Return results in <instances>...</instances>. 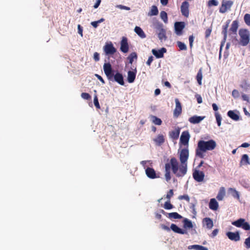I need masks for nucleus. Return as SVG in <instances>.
<instances>
[{"label":"nucleus","instance_id":"79ce46f5","mask_svg":"<svg viewBox=\"0 0 250 250\" xmlns=\"http://www.w3.org/2000/svg\"><path fill=\"white\" fill-rule=\"evenodd\" d=\"M215 116L216 118L217 125L219 126H220L221 124L222 117H221L220 114L218 112H216L215 113Z\"/></svg>","mask_w":250,"mask_h":250},{"label":"nucleus","instance_id":"3c124183","mask_svg":"<svg viewBox=\"0 0 250 250\" xmlns=\"http://www.w3.org/2000/svg\"><path fill=\"white\" fill-rule=\"evenodd\" d=\"M244 244L247 249L250 248V236L245 239Z\"/></svg>","mask_w":250,"mask_h":250},{"label":"nucleus","instance_id":"f8f14e48","mask_svg":"<svg viewBox=\"0 0 250 250\" xmlns=\"http://www.w3.org/2000/svg\"><path fill=\"white\" fill-rule=\"evenodd\" d=\"M120 50L123 53H127L129 50V45L127 42V39L126 37H123L121 42Z\"/></svg>","mask_w":250,"mask_h":250},{"label":"nucleus","instance_id":"bf43d9fd","mask_svg":"<svg viewBox=\"0 0 250 250\" xmlns=\"http://www.w3.org/2000/svg\"><path fill=\"white\" fill-rule=\"evenodd\" d=\"M117 7L121 9H124L126 10H129L130 9V7L123 5H118Z\"/></svg>","mask_w":250,"mask_h":250},{"label":"nucleus","instance_id":"774afa93","mask_svg":"<svg viewBox=\"0 0 250 250\" xmlns=\"http://www.w3.org/2000/svg\"><path fill=\"white\" fill-rule=\"evenodd\" d=\"M161 3L163 5H167L168 3V0H160Z\"/></svg>","mask_w":250,"mask_h":250},{"label":"nucleus","instance_id":"5fc2aeb1","mask_svg":"<svg viewBox=\"0 0 250 250\" xmlns=\"http://www.w3.org/2000/svg\"><path fill=\"white\" fill-rule=\"evenodd\" d=\"M211 28H208L206 30V31H205V37L206 38H208L210 35V34L211 33Z\"/></svg>","mask_w":250,"mask_h":250},{"label":"nucleus","instance_id":"f257e3e1","mask_svg":"<svg viewBox=\"0 0 250 250\" xmlns=\"http://www.w3.org/2000/svg\"><path fill=\"white\" fill-rule=\"evenodd\" d=\"M188 156V148H184L180 153L179 159L181 163L180 165L175 157L171 158L165 164V177L167 182L170 181L171 178V171L177 177H182L186 174Z\"/></svg>","mask_w":250,"mask_h":250},{"label":"nucleus","instance_id":"ea45409f","mask_svg":"<svg viewBox=\"0 0 250 250\" xmlns=\"http://www.w3.org/2000/svg\"><path fill=\"white\" fill-rule=\"evenodd\" d=\"M104 21V18H101L98 21H92L91 24L93 27L96 28L98 26L99 23L103 22Z\"/></svg>","mask_w":250,"mask_h":250},{"label":"nucleus","instance_id":"e2e57ef3","mask_svg":"<svg viewBox=\"0 0 250 250\" xmlns=\"http://www.w3.org/2000/svg\"><path fill=\"white\" fill-rule=\"evenodd\" d=\"M78 33L81 35V36H83V28L82 27H81V26L79 24L78 25Z\"/></svg>","mask_w":250,"mask_h":250},{"label":"nucleus","instance_id":"c9c22d12","mask_svg":"<svg viewBox=\"0 0 250 250\" xmlns=\"http://www.w3.org/2000/svg\"><path fill=\"white\" fill-rule=\"evenodd\" d=\"M168 218L172 219H181L182 216L178 214L177 212H171L168 213Z\"/></svg>","mask_w":250,"mask_h":250},{"label":"nucleus","instance_id":"680f3d73","mask_svg":"<svg viewBox=\"0 0 250 250\" xmlns=\"http://www.w3.org/2000/svg\"><path fill=\"white\" fill-rule=\"evenodd\" d=\"M153 61V57L152 56H150L148 58V59L146 62L147 65L148 66H150Z\"/></svg>","mask_w":250,"mask_h":250},{"label":"nucleus","instance_id":"09e8293b","mask_svg":"<svg viewBox=\"0 0 250 250\" xmlns=\"http://www.w3.org/2000/svg\"><path fill=\"white\" fill-rule=\"evenodd\" d=\"M218 3L216 0H209L208 1V6L209 7L212 6H217L218 5Z\"/></svg>","mask_w":250,"mask_h":250},{"label":"nucleus","instance_id":"338daca9","mask_svg":"<svg viewBox=\"0 0 250 250\" xmlns=\"http://www.w3.org/2000/svg\"><path fill=\"white\" fill-rule=\"evenodd\" d=\"M162 228L163 229L166 230L167 231H170V229L168 226H166L165 225H162Z\"/></svg>","mask_w":250,"mask_h":250},{"label":"nucleus","instance_id":"052dcab7","mask_svg":"<svg viewBox=\"0 0 250 250\" xmlns=\"http://www.w3.org/2000/svg\"><path fill=\"white\" fill-rule=\"evenodd\" d=\"M195 97L197 99V103L198 104H201L202 103V98L199 94H196Z\"/></svg>","mask_w":250,"mask_h":250},{"label":"nucleus","instance_id":"a878e982","mask_svg":"<svg viewBox=\"0 0 250 250\" xmlns=\"http://www.w3.org/2000/svg\"><path fill=\"white\" fill-rule=\"evenodd\" d=\"M229 193L234 198L237 199L238 200H240V194L238 191H237L235 188H229L228 189Z\"/></svg>","mask_w":250,"mask_h":250},{"label":"nucleus","instance_id":"ddd939ff","mask_svg":"<svg viewBox=\"0 0 250 250\" xmlns=\"http://www.w3.org/2000/svg\"><path fill=\"white\" fill-rule=\"evenodd\" d=\"M226 235L229 239L231 241L236 242L239 241L240 239V234L238 231H236L235 232L229 231L226 233Z\"/></svg>","mask_w":250,"mask_h":250},{"label":"nucleus","instance_id":"a211bd4d","mask_svg":"<svg viewBox=\"0 0 250 250\" xmlns=\"http://www.w3.org/2000/svg\"><path fill=\"white\" fill-rule=\"evenodd\" d=\"M230 20H228L225 23V24L222 26V34L223 35L224 39H223V43H224L226 40L227 38V32H228V28L230 23Z\"/></svg>","mask_w":250,"mask_h":250},{"label":"nucleus","instance_id":"c85d7f7f","mask_svg":"<svg viewBox=\"0 0 250 250\" xmlns=\"http://www.w3.org/2000/svg\"><path fill=\"white\" fill-rule=\"evenodd\" d=\"M154 142L158 146H161L165 142L164 136L162 134H159L157 137L153 139Z\"/></svg>","mask_w":250,"mask_h":250},{"label":"nucleus","instance_id":"7c9ffc66","mask_svg":"<svg viewBox=\"0 0 250 250\" xmlns=\"http://www.w3.org/2000/svg\"><path fill=\"white\" fill-rule=\"evenodd\" d=\"M225 195V189L224 187L220 188L216 198L219 201H222Z\"/></svg>","mask_w":250,"mask_h":250},{"label":"nucleus","instance_id":"4be33fe9","mask_svg":"<svg viewBox=\"0 0 250 250\" xmlns=\"http://www.w3.org/2000/svg\"><path fill=\"white\" fill-rule=\"evenodd\" d=\"M237 112H238L236 110H229L227 113V115L230 118H231L233 120L237 121L239 120L240 117L239 115L237 113Z\"/></svg>","mask_w":250,"mask_h":250},{"label":"nucleus","instance_id":"603ef678","mask_svg":"<svg viewBox=\"0 0 250 250\" xmlns=\"http://www.w3.org/2000/svg\"><path fill=\"white\" fill-rule=\"evenodd\" d=\"M240 94L239 91L236 89H234L232 91V96L234 98H237L239 97Z\"/></svg>","mask_w":250,"mask_h":250},{"label":"nucleus","instance_id":"473e14b6","mask_svg":"<svg viewBox=\"0 0 250 250\" xmlns=\"http://www.w3.org/2000/svg\"><path fill=\"white\" fill-rule=\"evenodd\" d=\"M192 249L195 250H208L207 248L198 245H194L188 247V249Z\"/></svg>","mask_w":250,"mask_h":250},{"label":"nucleus","instance_id":"69168bd1","mask_svg":"<svg viewBox=\"0 0 250 250\" xmlns=\"http://www.w3.org/2000/svg\"><path fill=\"white\" fill-rule=\"evenodd\" d=\"M96 76L98 79V80H99L103 83H104V81L101 76L98 74H96Z\"/></svg>","mask_w":250,"mask_h":250},{"label":"nucleus","instance_id":"6e6d98bb","mask_svg":"<svg viewBox=\"0 0 250 250\" xmlns=\"http://www.w3.org/2000/svg\"><path fill=\"white\" fill-rule=\"evenodd\" d=\"M194 39V36L192 35L189 36V46H190V48H191L192 47Z\"/></svg>","mask_w":250,"mask_h":250},{"label":"nucleus","instance_id":"58836bf2","mask_svg":"<svg viewBox=\"0 0 250 250\" xmlns=\"http://www.w3.org/2000/svg\"><path fill=\"white\" fill-rule=\"evenodd\" d=\"M196 79L199 85L202 84V73L201 69H200L197 73Z\"/></svg>","mask_w":250,"mask_h":250},{"label":"nucleus","instance_id":"72a5a7b5","mask_svg":"<svg viewBox=\"0 0 250 250\" xmlns=\"http://www.w3.org/2000/svg\"><path fill=\"white\" fill-rule=\"evenodd\" d=\"M184 227L185 228L191 229L193 227V225L191 221L188 219L185 218L184 221Z\"/></svg>","mask_w":250,"mask_h":250},{"label":"nucleus","instance_id":"393cba45","mask_svg":"<svg viewBox=\"0 0 250 250\" xmlns=\"http://www.w3.org/2000/svg\"><path fill=\"white\" fill-rule=\"evenodd\" d=\"M136 75V70L135 69L134 71H129L127 72V81L129 83H132L134 82Z\"/></svg>","mask_w":250,"mask_h":250},{"label":"nucleus","instance_id":"37998d69","mask_svg":"<svg viewBox=\"0 0 250 250\" xmlns=\"http://www.w3.org/2000/svg\"><path fill=\"white\" fill-rule=\"evenodd\" d=\"M177 45L180 50H186L187 49L186 44L181 42H177Z\"/></svg>","mask_w":250,"mask_h":250},{"label":"nucleus","instance_id":"0eeeda50","mask_svg":"<svg viewBox=\"0 0 250 250\" xmlns=\"http://www.w3.org/2000/svg\"><path fill=\"white\" fill-rule=\"evenodd\" d=\"M194 179L198 182H202L204 181L205 174L204 172L195 169L192 174Z\"/></svg>","mask_w":250,"mask_h":250},{"label":"nucleus","instance_id":"dca6fc26","mask_svg":"<svg viewBox=\"0 0 250 250\" xmlns=\"http://www.w3.org/2000/svg\"><path fill=\"white\" fill-rule=\"evenodd\" d=\"M238 21L237 20H235L232 21V24H231V26L229 29V34H234L236 35L237 33V29L238 28Z\"/></svg>","mask_w":250,"mask_h":250},{"label":"nucleus","instance_id":"c756f323","mask_svg":"<svg viewBox=\"0 0 250 250\" xmlns=\"http://www.w3.org/2000/svg\"><path fill=\"white\" fill-rule=\"evenodd\" d=\"M240 165H248L250 164V159L247 154H243L240 161Z\"/></svg>","mask_w":250,"mask_h":250},{"label":"nucleus","instance_id":"1a4fd4ad","mask_svg":"<svg viewBox=\"0 0 250 250\" xmlns=\"http://www.w3.org/2000/svg\"><path fill=\"white\" fill-rule=\"evenodd\" d=\"M232 4L233 2L231 0L223 1L219 12L221 13H225L230 9Z\"/></svg>","mask_w":250,"mask_h":250},{"label":"nucleus","instance_id":"412c9836","mask_svg":"<svg viewBox=\"0 0 250 250\" xmlns=\"http://www.w3.org/2000/svg\"><path fill=\"white\" fill-rule=\"evenodd\" d=\"M239 86L246 92L250 90V83L246 79L241 81Z\"/></svg>","mask_w":250,"mask_h":250},{"label":"nucleus","instance_id":"6ab92c4d","mask_svg":"<svg viewBox=\"0 0 250 250\" xmlns=\"http://www.w3.org/2000/svg\"><path fill=\"white\" fill-rule=\"evenodd\" d=\"M205 118V116H198L194 115L190 117L188 119V121L193 124H198L204 120Z\"/></svg>","mask_w":250,"mask_h":250},{"label":"nucleus","instance_id":"6e6552de","mask_svg":"<svg viewBox=\"0 0 250 250\" xmlns=\"http://www.w3.org/2000/svg\"><path fill=\"white\" fill-rule=\"evenodd\" d=\"M185 27V23L183 21H177L174 23L175 32L177 35L183 34V30Z\"/></svg>","mask_w":250,"mask_h":250},{"label":"nucleus","instance_id":"cd10ccee","mask_svg":"<svg viewBox=\"0 0 250 250\" xmlns=\"http://www.w3.org/2000/svg\"><path fill=\"white\" fill-rule=\"evenodd\" d=\"M134 31L142 39H144L146 37V34L140 27L136 26L134 28Z\"/></svg>","mask_w":250,"mask_h":250},{"label":"nucleus","instance_id":"e433bc0d","mask_svg":"<svg viewBox=\"0 0 250 250\" xmlns=\"http://www.w3.org/2000/svg\"><path fill=\"white\" fill-rule=\"evenodd\" d=\"M134 59L136 60L137 59V55L136 52L131 53L127 57L129 62L131 64L132 63Z\"/></svg>","mask_w":250,"mask_h":250},{"label":"nucleus","instance_id":"9b49d317","mask_svg":"<svg viewBox=\"0 0 250 250\" xmlns=\"http://www.w3.org/2000/svg\"><path fill=\"white\" fill-rule=\"evenodd\" d=\"M104 50L106 55H112L116 51V48L111 42L105 44L104 46Z\"/></svg>","mask_w":250,"mask_h":250},{"label":"nucleus","instance_id":"8fccbe9b","mask_svg":"<svg viewBox=\"0 0 250 250\" xmlns=\"http://www.w3.org/2000/svg\"><path fill=\"white\" fill-rule=\"evenodd\" d=\"M81 97L85 100H90L91 99V96L87 93H82L81 94Z\"/></svg>","mask_w":250,"mask_h":250},{"label":"nucleus","instance_id":"f03ea898","mask_svg":"<svg viewBox=\"0 0 250 250\" xmlns=\"http://www.w3.org/2000/svg\"><path fill=\"white\" fill-rule=\"evenodd\" d=\"M216 146V142L213 140H210L208 141L200 140L198 142L197 147L196 149V156L200 158H203L204 157V152L208 150L214 149Z\"/></svg>","mask_w":250,"mask_h":250},{"label":"nucleus","instance_id":"b1692460","mask_svg":"<svg viewBox=\"0 0 250 250\" xmlns=\"http://www.w3.org/2000/svg\"><path fill=\"white\" fill-rule=\"evenodd\" d=\"M203 224L204 226H206L207 228L208 229H212L213 223L212 219L209 217H206L203 220Z\"/></svg>","mask_w":250,"mask_h":250},{"label":"nucleus","instance_id":"2f4dec72","mask_svg":"<svg viewBox=\"0 0 250 250\" xmlns=\"http://www.w3.org/2000/svg\"><path fill=\"white\" fill-rule=\"evenodd\" d=\"M158 12L159 11L157 6L155 5H153L151 7V10L149 12L148 15L150 16H156L158 15Z\"/></svg>","mask_w":250,"mask_h":250},{"label":"nucleus","instance_id":"864d4df0","mask_svg":"<svg viewBox=\"0 0 250 250\" xmlns=\"http://www.w3.org/2000/svg\"><path fill=\"white\" fill-rule=\"evenodd\" d=\"M173 195V189H170L169 191L167 192V198L168 199V200H170L171 197H172Z\"/></svg>","mask_w":250,"mask_h":250},{"label":"nucleus","instance_id":"a18cd8bd","mask_svg":"<svg viewBox=\"0 0 250 250\" xmlns=\"http://www.w3.org/2000/svg\"><path fill=\"white\" fill-rule=\"evenodd\" d=\"M244 20L245 23L248 25L250 26V14H246L244 17Z\"/></svg>","mask_w":250,"mask_h":250},{"label":"nucleus","instance_id":"bb28decb","mask_svg":"<svg viewBox=\"0 0 250 250\" xmlns=\"http://www.w3.org/2000/svg\"><path fill=\"white\" fill-rule=\"evenodd\" d=\"M209 208L213 210H216L218 208V203L214 198L211 199L209 203Z\"/></svg>","mask_w":250,"mask_h":250},{"label":"nucleus","instance_id":"c03bdc74","mask_svg":"<svg viewBox=\"0 0 250 250\" xmlns=\"http://www.w3.org/2000/svg\"><path fill=\"white\" fill-rule=\"evenodd\" d=\"M173 206L170 203V200H168L166 202L164 208L166 209H170L173 208Z\"/></svg>","mask_w":250,"mask_h":250},{"label":"nucleus","instance_id":"7ed1b4c3","mask_svg":"<svg viewBox=\"0 0 250 250\" xmlns=\"http://www.w3.org/2000/svg\"><path fill=\"white\" fill-rule=\"evenodd\" d=\"M103 69L108 80H114L120 85H124L125 83L123 75L118 72L114 75L112 66L109 62L104 63L103 66Z\"/></svg>","mask_w":250,"mask_h":250},{"label":"nucleus","instance_id":"20e7f679","mask_svg":"<svg viewBox=\"0 0 250 250\" xmlns=\"http://www.w3.org/2000/svg\"><path fill=\"white\" fill-rule=\"evenodd\" d=\"M240 36V44L242 46H246L250 41V32L246 29H240L239 30Z\"/></svg>","mask_w":250,"mask_h":250},{"label":"nucleus","instance_id":"f3484780","mask_svg":"<svg viewBox=\"0 0 250 250\" xmlns=\"http://www.w3.org/2000/svg\"><path fill=\"white\" fill-rule=\"evenodd\" d=\"M167 51V49L165 48H162L161 49L157 50L154 49L152 50V52L153 54L157 58H161L164 57V53H166Z\"/></svg>","mask_w":250,"mask_h":250},{"label":"nucleus","instance_id":"4468645a","mask_svg":"<svg viewBox=\"0 0 250 250\" xmlns=\"http://www.w3.org/2000/svg\"><path fill=\"white\" fill-rule=\"evenodd\" d=\"M176 106L174 110V116L178 117L182 113V106L181 104L178 99L175 100Z\"/></svg>","mask_w":250,"mask_h":250},{"label":"nucleus","instance_id":"de8ad7c7","mask_svg":"<svg viewBox=\"0 0 250 250\" xmlns=\"http://www.w3.org/2000/svg\"><path fill=\"white\" fill-rule=\"evenodd\" d=\"M94 104L96 107L98 109L100 108V105L99 103L97 95H95L94 98Z\"/></svg>","mask_w":250,"mask_h":250},{"label":"nucleus","instance_id":"2eb2a0df","mask_svg":"<svg viewBox=\"0 0 250 250\" xmlns=\"http://www.w3.org/2000/svg\"><path fill=\"white\" fill-rule=\"evenodd\" d=\"M146 176L150 179H155L159 178V176H157L155 170L151 167H147L146 169Z\"/></svg>","mask_w":250,"mask_h":250},{"label":"nucleus","instance_id":"0e129e2a","mask_svg":"<svg viewBox=\"0 0 250 250\" xmlns=\"http://www.w3.org/2000/svg\"><path fill=\"white\" fill-rule=\"evenodd\" d=\"M218 232V229H215L213 230V231L211 233V236L213 237L215 236Z\"/></svg>","mask_w":250,"mask_h":250},{"label":"nucleus","instance_id":"423d86ee","mask_svg":"<svg viewBox=\"0 0 250 250\" xmlns=\"http://www.w3.org/2000/svg\"><path fill=\"white\" fill-rule=\"evenodd\" d=\"M156 28L159 31L158 32V37L159 40L161 41L163 39L166 40L167 38L166 36V31L163 28V24L161 23H158Z\"/></svg>","mask_w":250,"mask_h":250},{"label":"nucleus","instance_id":"49530a36","mask_svg":"<svg viewBox=\"0 0 250 250\" xmlns=\"http://www.w3.org/2000/svg\"><path fill=\"white\" fill-rule=\"evenodd\" d=\"M178 199L179 200H186L188 202H189V201H190L189 197L187 194H185V195H180V196H179L178 197Z\"/></svg>","mask_w":250,"mask_h":250},{"label":"nucleus","instance_id":"39448f33","mask_svg":"<svg viewBox=\"0 0 250 250\" xmlns=\"http://www.w3.org/2000/svg\"><path fill=\"white\" fill-rule=\"evenodd\" d=\"M231 224L238 228H241L244 230H250V225L249 223L245 221L243 218H240L236 221H233Z\"/></svg>","mask_w":250,"mask_h":250},{"label":"nucleus","instance_id":"9d476101","mask_svg":"<svg viewBox=\"0 0 250 250\" xmlns=\"http://www.w3.org/2000/svg\"><path fill=\"white\" fill-rule=\"evenodd\" d=\"M189 4L187 1H184L182 2L181 6V12L184 17L188 18L189 16Z\"/></svg>","mask_w":250,"mask_h":250},{"label":"nucleus","instance_id":"13d9d810","mask_svg":"<svg viewBox=\"0 0 250 250\" xmlns=\"http://www.w3.org/2000/svg\"><path fill=\"white\" fill-rule=\"evenodd\" d=\"M241 97H242V99L243 101H246L247 102H249V97L248 95L243 93L242 94Z\"/></svg>","mask_w":250,"mask_h":250},{"label":"nucleus","instance_id":"5701e85b","mask_svg":"<svg viewBox=\"0 0 250 250\" xmlns=\"http://www.w3.org/2000/svg\"><path fill=\"white\" fill-rule=\"evenodd\" d=\"M170 229L172 231L177 233L184 234H187V231L179 228L176 225L172 224L170 226Z\"/></svg>","mask_w":250,"mask_h":250},{"label":"nucleus","instance_id":"f704fd0d","mask_svg":"<svg viewBox=\"0 0 250 250\" xmlns=\"http://www.w3.org/2000/svg\"><path fill=\"white\" fill-rule=\"evenodd\" d=\"M180 134L179 130H173L170 132L169 135L173 139H177L179 137Z\"/></svg>","mask_w":250,"mask_h":250},{"label":"nucleus","instance_id":"4c0bfd02","mask_svg":"<svg viewBox=\"0 0 250 250\" xmlns=\"http://www.w3.org/2000/svg\"><path fill=\"white\" fill-rule=\"evenodd\" d=\"M160 17L165 23H167V15L165 11H162L160 12Z\"/></svg>","mask_w":250,"mask_h":250},{"label":"nucleus","instance_id":"4d7b16f0","mask_svg":"<svg viewBox=\"0 0 250 250\" xmlns=\"http://www.w3.org/2000/svg\"><path fill=\"white\" fill-rule=\"evenodd\" d=\"M93 59L95 62H98L100 60V55L98 52L94 53Z\"/></svg>","mask_w":250,"mask_h":250},{"label":"nucleus","instance_id":"a19ab883","mask_svg":"<svg viewBox=\"0 0 250 250\" xmlns=\"http://www.w3.org/2000/svg\"><path fill=\"white\" fill-rule=\"evenodd\" d=\"M152 118L153 123H154L155 125H161L162 124V122L160 118L155 116H152Z\"/></svg>","mask_w":250,"mask_h":250},{"label":"nucleus","instance_id":"aec40b11","mask_svg":"<svg viewBox=\"0 0 250 250\" xmlns=\"http://www.w3.org/2000/svg\"><path fill=\"white\" fill-rule=\"evenodd\" d=\"M190 135L188 131H184L182 132V135L180 137V141L184 144H188Z\"/></svg>","mask_w":250,"mask_h":250}]
</instances>
